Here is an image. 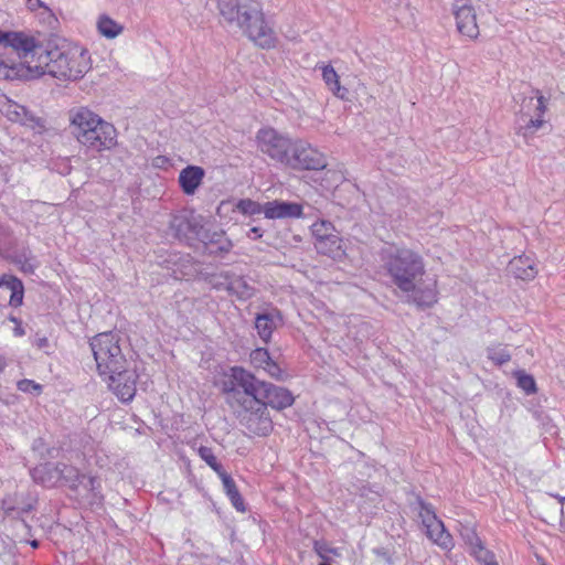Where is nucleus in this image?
Returning a JSON list of instances; mask_svg holds the SVG:
<instances>
[{
  "label": "nucleus",
  "instance_id": "24",
  "mask_svg": "<svg viewBox=\"0 0 565 565\" xmlns=\"http://www.w3.org/2000/svg\"><path fill=\"white\" fill-rule=\"evenodd\" d=\"M341 242V238L333 232L323 233V236L315 239V248L319 254L337 258L343 254Z\"/></svg>",
  "mask_w": 565,
  "mask_h": 565
},
{
  "label": "nucleus",
  "instance_id": "33",
  "mask_svg": "<svg viewBox=\"0 0 565 565\" xmlns=\"http://www.w3.org/2000/svg\"><path fill=\"white\" fill-rule=\"evenodd\" d=\"M198 454H199L200 458L203 461H205V463L217 473L218 477H221L223 473L226 472L224 467L222 466V463L218 462L216 457L214 456L212 448L206 447V446H201L198 449Z\"/></svg>",
  "mask_w": 565,
  "mask_h": 565
},
{
  "label": "nucleus",
  "instance_id": "2",
  "mask_svg": "<svg viewBox=\"0 0 565 565\" xmlns=\"http://www.w3.org/2000/svg\"><path fill=\"white\" fill-rule=\"evenodd\" d=\"M124 338L119 331L96 334L89 341L98 374L107 382L109 390L124 403L136 395L138 374L129 367L122 351Z\"/></svg>",
  "mask_w": 565,
  "mask_h": 565
},
{
  "label": "nucleus",
  "instance_id": "25",
  "mask_svg": "<svg viewBox=\"0 0 565 565\" xmlns=\"http://www.w3.org/2000/svg\"><path fill=\"white\" fill-rule=\"evenodd\" d=\"M460 536L470 547L475 556L479 561H487V558H493V554L487 551L476 530L471 526L462 525L460 530Z\"/></svg>",
  "mask_w": 565,
  "mask_h": 565
},
{
  "label": "nucleus",
  "instance_id": "28",
  "mask_svg": "<svg viewBox=\"0 0 565 565\" xmlns=\"http://www.w3.org/2000/svg\"><path fill=\"white\" fill-rule=\"evenodd\" d=\"M220 478L222 480L224 491H225L226 495L228 497V499L231 500L233 507L238 512H245L246 505H245L244 499L241 495L233 478L227 472L223 473Z\"/></svg>",
  "mask_w": 565,
  "mask_h": 565
},
{
  "label": "nucleus",
  "instance_id": "9",
  "mask_svg": "<svg viewBox=\"0 0 565 565\" xmlns=\"http://www.w3.org/2000/svg\"><path fill=\"white\" fill-rule=\"evenodd\" d=\"M411 505L418 511V518L426 530L427 537L444 551L452 550L454 539L446 530L444 522L437 518L434 507L418 494L414 497V502Z\"/></svg>",
  "mask_w": 565,
  "mask_h": 565
},
{
  "label": "nucleus",
  "instance_id": "5",
  "mask_svg": "<svg viewBox=\"0 0 565 565\" xmlns=\"http://www.w3.org/2000/svg\"><path fill=\"white\" fill-rule=\"evenodd\" d=\"M264 384L265 381L259 380L250 371L235 365L224 372L221 392L230 408L238 407L263 401L262 392Z\"/></svg>",
  "mask_w": 565,
  "mask_h": 565
},
{
  "label": "nucleus",
  "instance_id": "39",
  "mask_svg": "<svg viewBox=\"0 0 565 565\" xmlns=\"http://www.w3.org/2000/svg\"><path fill=\"white\" fill-rule=\"evenodd\" d=\"M313 550L324 561L329 559V554H337L333 547H330L326 542L315 541Z\"/></svg>",
  "mask_w": 565,
  "mask_h": 565
},
{
  "label": "nucleus",
  "instance_id": "52",
  "mask_svg": "<svg viewBox=\"0 0 565 565\" xmlns=\"http://www.w3.org/2000/svg\"><path fill=\"white\" fill-rule=\"evenodd\" d=\"M9 319H10V321L14 322L15 324L21 323V321L18 318L13 317V316H11Z\"/></svg>",
  "mask_w": 565,
  "mask_h": 565
},
{
  "label": "nucleus",
  "instance_id": "46",
  "mask_svg": "<svg viewBox=\"0 0 565 565\" xmlns=\"http://www.w3.org/2000/svg\"><path fill=\"white\" fill-rule=\"evenodd\" d=\"M10 34H11V32H4V31L0 30V45H2L3 49H8Z\"/></svg>",
  "mask_w": 565,
  "mask_h": 565
},
{
  "label": "nucleus",
  "instance_id": "44",
  "mask_svg": "<svg viewBox=\"0 0 565 565\" xmlns=\"http://www.w3.org/2000/svg\"><path fill=\"white\" fill-rule=\"evenodd\" d=\"M221 276H224V273L220 274L218 276H213L211 282L213 284V287L216 289H226V280L224 277Z\"/></svg>",
  "mask_w": 565,
  "mask_h": 565
},
{
  "label": "nucleus",
  "instance_id": "41",
  "mask_svg": "<svg viewBox=\"0 0 565 565\" xmlns=\"http://www.w3.org/2000/svg\"><path fill=\"white\" fill-rule=\"evenodd\" d=\"M334 228L330 222H320L312 225V234L315 239L323 236V233H332Z\"/></svg>",
  "mask_w": 565,
  "mask_h": 565
},
{
  "label": "nucleus",
  "instance_id": "51",
  "mask_svg": "<svg viewBox=\"0 0 565 565\" xmlns=\"http://www.w3.org/2000/svg\"><path fill=\"white\" fill-rule=\"evenodd\" d=\"M484 562H486V565H498V563L494 562L493 558H487V561H484Z\"/></svg>",
  "mask_w": 565,
  "mask_h": 565
},
{
  "label": "nucleus",
  "instance_id": "18",
  "mask_svg": "<svg viewBox=\"0 0 565 565\" xmlns=\"http://www.w3.org/2000/svg\"><path fill=\"white\" fill-rule=\"evenodd\" d=\"M8 47H11L20 57L26 58L30 54L32 57L36 56L39 63V53L45 50L39 45L33 36H30L23 32H11Z\"/></svg>",
  "mask_w": 565,
  "mask_h": 565
},
{
  "label": "nucleus",
  "instance_id": "48",
  "mask_svg": "<svg viewBox=\"0 0 565 565\" xmlns=\"http://www.w3.org/2000/svg\"><path fill=\"white\" fill-rule=\"evenodd\" d=\"M43 6V2L41 0H28V7L31 10H35Z\"/></svg>",
  "mask_w": 565,
  "mask_h": 565
},
{
  "label": "nucleus",
  "instance_id": "22",
  "mask_svg": "<svg viewBox=\"0 0 565 565\" xmlns=\"http://www.w3.org/2000/svg\"><path fill=\"white\" fill-rule=\"evenodd\" d=\"M204 175L205 171L203 168L198 166H188L181 170L179 174L180 188L185 194L192 195L201 185Z\"/></svg>",
  "mask_w": 565,
  "mask_h": 565
},
{
  "label": "nucleus",
  "instance_id": "47",
  "mask_svg": "<svg viewBox=\"0 0 565 565\" xmlns=\"http://www.w3.org/2000/svg\"><path fill=\"white\" fill-rule=\"evenodd\" d=\"M9 181L8 171L0 164V189Z\"/></svg>",
  "mask_w": 565,
  "mask_h": 565
},
{
  "label": "nucleus",
  "instance_id": "30",
  "mask_svg": "<svg viewBox=\"0 0 565 565\" xmlns=\"http://www.w3.org/2000/svg\"><path fill=\"white\" fill-rule=\"evenodd\" d=\"M97 29L107 39H114L124 31V26L107 14L98 18Z\"/></svg>",
  "mask_w": 565,
  "mask_h": 565
},
{
  "label": "nucleus",
  "instance_id": "54",
  "mask_svg": "<svg viewBox=\"0 0 565 565\" xmlns=\"http://www.w3.org/2000/svg\"><path fill=\"white\" fill-rule=\"evenodd\" d=\"M563 500H565V498Z\"/></svg>",
  "mask_w": 565,
  "mask_h": 565
},
{
  "label": "nucleus",
  "instance_id": "1",
  "mask_svg": "<svg viewBox=\"0 0 565 565\" xmlns=\"http://www.w3.org/2000/svg\"><path fill=\"white\" fill-rule=\"evenodd\" d=\"M381 262L391 282L407 295L408 302L422 309L430 308L437 302V281H423L426 269L419 253L393 245L382 249Z\"/></svg>",
  "mask_w": 565,
  "mask_h": 565
},
{
  "label": "nucleus",
  "instance_id": "19",
  "mask_svg": "<svg viewBox=\"0 0 565 565\" xmlns=\"http://www.w3.org/2000/svg\"><path fill=\"white\" fill-rule=\"evenodd\" d=\"M267 218H296L302 215V205L296 202L271 201L264 205Z\"/></svg>",
  "mask_w": 565,
  "mask_h": 565
},
{
  "label": "nucleus",
  "instance_id": "4",
  "mask_svg": "<svg viewBox=\"0 0 565 565\" xmlns=\"http://www.w3.org/2000/svg\"><path fill=\"white\" fill-rule=\"evenodd\" d=\"M217 9L228 26L241 30L257 46L267 50L276 46V34L266 22L258 0H217Z\"/></svg>",
  "mask_w": 565,
  "mask_h": 565
},
{
  "label": "nucleus",
  "instance_id": "23",
  "mask_svg": "<svg viewBox=\"0 0 565 565\" xmlns=\"http://www.w3.org/2000/svg\"><path fill=\"white\" fill-rule=\"evenodd\" d=\"M508 270L518 279L533 280L537 275V269L530 256L521 255L510 260Z\"/></svg>",
  "mask_w": 565,
  "mask_h": 565
},
{
  "label": "nucleus",
  "instance_id": "49",
  "mask_svg": "<svg viewBox=\"0 0 565 565\" xmlns=\"http://www.w3.org/2000/svg\"><path fill=\"white\" fill-rule=\"evenodd\" d=\"M24 329L22 328L21 323L17 324L15 328H14V334L17 337H22L24 335Z\"/></svg>",
  "mask_w": 565,
  "mask_h": 565
},
{
  "label": "nucleus",
  "instance_id": "32",
  "mask_svg": "<svg viewBox=\"0 0 565 565\" xmlns=\"http://www.w3.org/2000/svg\"><path fill=\"white\" fill-rule=\"evenodd\" d=\"M516 379L518 386L524 391L526 395H532L537 392V386L534 377L531 374H527L523 370L515 371L513 373Z\"/></svg>",
  "mask_w": 565,
  "mask_h": 565
},
{
  "label": "nucleus",
  "instance_id": "37",
  "mask_svg": "<svg viewBox=\"0 0 565 565\" xmlns=\"http://www.w3.org/2000/svg\"><path fill=\"white\" fill-rule=\"evenodd\" d=\"M488 358L497 365H503L510 361L511 355L504 349H488Z\"/></svg>",
  "mask_w": 565,
  "mask_h": 565
},
{
  "label": "nucleus",
  "instance_id": "31",
  "mask_svg": "<svg viewBox=\"0 0 565 565\" xmlns=\"http://www.w3.org/2000/svg\"><path fill=\"white\" fill-rule=\"evenodd\" d=\"M12 262L19 266L20 270L24 274H33L34 271V264L32 263V255L30 249L23 248L20 252H15L11 256Z\"/></svg>",
  "mask_w": 565,
  "mask_h": 565
},
{
  "label": "nucleus",
  "instance_id": "42",
  "mask_svg": "<svg viewBox=\"0 0 565 565\" xmlns=\"http://www.w3.org/2000/svg\"><path fill=\"white\" fill-rule=\"evenodd\" d=\"M18 388L21 391V392H25V393H36L39 394L41 392V385L35 383L34 381L32 380H21L18 382Z\"/></svg>",
  "mask_w": 565,
  "mask_h": 565
},
{
  "label": "nucleus",
  "instance_id": "40",
  "mask_svg": "<svg viewBox=\"0 0 565 565\" xmlns=\"http://www.w3.org/2000/svg\"><path fill=\"white\" fill-rule=\"evenodd\" d=\"M12 242V235L8 226L0 223V254L7 250Z\"/></svg>",
  "mask_w": 565,
  "mask_h": 565
},
{
  "label": "nucleus",
  "instance_id": "50",
  "mask_svg": "<svg viewBox=\"0 0 565 565\" xmlns=\"http://www.w3.org/2000/svg\"><path fill=\"white\" fill-rule=\"evenodd\" d=\"M232 248V244L231 243H227L226 245H222L218 247V250L221 253H228L230 249Z\"/></svg>",
  "mask_w": 565,
  "mask_h": 565
},
{
  "label": "nucleus",
  "instance_id": "13",
  "mask_svg": "<svg viewBox=\"0 0 565 565\" xmlns=\"http://www.w3.org/2000/svg\"><path fill=\"white\" fill-rule=\"evenodd\" d=\"M116 128L114 125L99 120L88 131L82 132V145L95 150L110 149L116 145Z\"/></svg>",
  "mask_w": 565,
  "mask_h": 565
},
{
  "label": "nucleus",
  "instance_id": "6",
  "mask_svg": "<svg viewBox=\"0 0 565 565\" xmlns=\"http://www.w3.org/2000/svg\"><path fill=\"white\" fill-rule=\"evenodd\" d=\"M532 96L523 97L514 121L515 134L522 137L526 143L545 124L543 116L547 110V99L541 90L532 88Z\"/></svg>",
  "mask_w": 565,
  "mask_h": 565
},
{
  "label": "nucleus",
  "instance_id": "16",
  "mask_svg": "<svg viewBox=\"0 0 565 565\" xmlns=\"http://www.w3.org/2000/svg\"><path fill=\"white\" fill-rule=\"evenodd\" d=\"M60 484L67 486L75 491L81 484L89 491H95L98 486L96 478L86 477L76 467L60 462Z\"/></svg>",
  "mask_w": 565,
  "mask_h": 565
},
{
  "label": "nucleus",
  "instance_id": "17",
  "mask_svg": "<svg viewBox=\"0 0 565 565\" xmlns=\"http://www.w3.org/2000/svg\"><path fill=\"white\" fill-rule=\"evenodd\" d=\"M281 321L282 317L277 308L270 307L265 309L255 317V329L257 330V334L265 343H268L271 339L273 332Z\"/></svg>",
  "mask_w": 565,
  "mask_h": 565
},
{
  "label": "nucleus",
  "instance_id": "15",
  "mask_svg": "<svg viewBox=\"0 0 565 565\" xmlns=\"http://www.w3.org/2000/svg\"><path fill=\"white\" fill-rule=\"evenodd\" d=\"M262 398L267 408L271 407L277 411L286 409L295 402V397L288 388L266 381L263 387Z\"/></svg>",
  "mask_w": 565,
  "mask_h": 565
},
{
  "label": "nucleus",
  "instance_id": "14",
  "mask_svg": "<svg viewBox=\"0 0 565 565\" xmlns=\"http://www.w3.org/2000/svg\"><path fill=\"white\" fill-rule=\"evenodd\" d=\"M0 113L12 122H18L32 129L43 127V121L40 117L6 96L0 99Z\"/></svg>",
  "mask_w": 565,
  "mask_h": 565
},
{
  "label": "nucleus",
  "instance_id": "43",
  "mask_svg": "<svg viewBox=\"0 0 565 565\" xmlns=\"http://www.w3.org/2000/svg\"><path fill=\"white\" fill-rule=\"evenodd\" d=\"M264 370L274 379L276 380H282V371L279 367L277 363H275L273 360L264 366Z\"/></svg>",
  "mask_w": 565,
  "mask_h": 565
},
{
  "label": "nucleus",
  "instance_id": "38",
  "mask_svg": "<svg viewBox=\"0 0 565 565\" xmlns=\"http://www.w3.org/2000/svg\"><path fill=\"white\" fill-rule=\"evenodd\" d=\"M18 75L17 67L13 63H9L0 58V79H12Z\"/></svg>",
  "mask_w": 565,
  "mask_h": 565
},
{
  "label": "nucleus",
  "instance_id": "3",
  "mask_svg": "<svg viewBox=\"0 0 565 565\" xmlns=\"http://www.w3.org/2000/svg\"><path fill=\"white\" fill-rule=\"evenodd\" d=\"M88 51L66 41L52 44L39 53V63L28 61V75L40 77L49 74L61 81H77L89 70Z\"/></svg>",
  "mask_w": 565,
  "mask_h": 565
},
{
  "label": "nucleus",
  "instance_id": "29",
  "mask_svg": "<svg viewBox=\"0 0 565 565\" xmlns=\"http://www.w3.org/2000/svg\"><path fill=\"white\" fill-rule=\"evenodd\" d=\"M322 70V78L326 83V85L329 87V89L337 96L342 99L345 98V95L348 93V89L344 87H341L339 75L334 71V68L331 65H323L321 67Z\"/></svg>",
  "mask_w": 565,
  "mask_h": 565
},
{
  "label": "nucleus",
  "instance_id": "35",
  "mask_svg": "<svg viewBox=\"0 0 565 565\" xmlns=\"http://www.w3.org/2000/svg\"><path fill=\"white\" fill-rule=\"evenodd\" d=\"M249 359L250 363L257 369H264L271 361L268 350L264 348L253 350Z\"/></svg>",
  "mask_w": 565,
  "mask_h": 565
},
{
  "label": "nucleus",
  "instance_id": "36",
  "mask_svg": "<svg viewBox=\"0 0 565 565\" xmlns=\"http://www.w3.org/2000/svg\"><path fill=\"white\" fill-rule=\"evenodd\" d=\"M1 505H2V509L6 513V515H8V516L21 515L23 513L30 512L32 509V507L30 504L26 507H22V508L15 507L12 503L11 498H4L1 502Z\"/></svg>",
  "mask_w": 565,
  "mask_h": 565
},
{
  "label": "nucleus",
  "instance_id": "12",
  "mask_svg": "<svg viewBox=\"0 0 565 565\" xmlns=\"http://www.w3.org/2000/svg\"><path fill=\"white\" fill-rule=\"evenodd\" d=\"M451 12L456 21L457 31L470 40H477L480 31L477 23L476 9L471 0H454Z\"/></svg>",
  "mask_w": 565,
  "mask_h": 565
},
{
  "label": "nucleus",
  "instance_id": "10",
  "mask_svg": "<svg viewBox=\"0 0 565 565\" xmlns=\"http://www.w3.org/2000/svg\"><path fill=\"white\" fill-rule=\"evenodd\" d=\"M255 140L262 153L284 166L295 143V139L280 134L273 127L260 128L256 132Z\"/></svg>",
  "mask_w": 565,
  "mask_h": 565
},
{
  "label": "nucleus",
  "instance_id": "11",
  "mask_svg": "<svg viewBox=\"0 0 565 565\" xmlns=\"http://www.w3.org/2000/svg\"><path fill=\"white\" fill-rule=\"evenodd\" d=\"M327 164L326 156L302 139H295L292 150L285 163L286 167L297 171L322 170Z\"/></svg>",
  "mask_w": 565,
  "mask_h": 565
},
{
  "label": "nucleus",
  "instance_id": "27",
  "mask_svg": "<svg viewBox=\"0 0 565 565\" xmlns=\"http://www.w3.org/2000/svg\"><path fill=\"white\" fill-rule=\"evenodd\" d=\"M4 286L11 290L10 306L20 307L23 302L24 286L21 279L13 275L4 274L0 278V287Z\"/></svg>",
  "mask_w": 565,
  "mask_h": 565
},
{
  "label": "nucleus",
  "instance_id": "7",
  "mask_svg": "<svg viewBox=\"0 0 565 565\" xmlns=\"http://www.w3.org/2000/svg\"><path fill=\"white\" fill-rule=\"evenodd\" d=\"M239 425L249 437H267L274 429V422L263 401L255 404L231 407Z\"/></svg>",
  "mask_w": 565,
  "mask_h": 565
},
{
  "label": "nucleus",
  "instance_id": "8",
  "mask_svg": "<svg viewBox=\"0 0 565 565\" xmlns=\"http://www.w3.org/2000/svg\"><path fill=\"white\" fill-rule=\"evenodd\" d=\"M202 221L203 217L196 215L194 211L182 210L172 215L170 230L179 241L189 246H193L196 242L207 244L213 239L204 228Z\"/></svg>",
  "mask_w": 565,
  "mask_h": 565
},
{
  "label": "nucleus",
  "instance_id": "26",
  "mask_svg": "<svg viewBox=\"0 0 565 565\" xmlns=\"http://www.w3.org/2000/svg\"><path fill=\"white\" fill-rule=\"evenodd\" d=\"M226 280V290L231 295L237 296L239 299L246 300L253 297L254 288L242 276H235L228 271L223 276Z\"/></svg>",
  "mask_w": 565,
  "mask_h": 565
},
{
  "label": "nucleus",
  "instance_id": "20",
  "mask_svg": "<svg viewBox=\"0 0 565 565\" xmlns=\"http://www.w3.org/2000/svg\"><path fill=\"white\" fill-rule=\"evenodd\" d=\"M102 118L87 108H79L71 115L72 134L82 143V132L88 131L94 125H98Z\"/></svg>",
  "mask_w": 565,
  "mask_h": 565
},
{
  "label": "nucleus",
  "instance_id": "34",
  "mask_svg": "<svg viewBox=\"0 0 565 565\" xmlns=\"http://www.w3.org/2000/svg\"><path fill=\"white\" fill-rule=\"evenodd\" d=\"M236 209L245 215L264 213V206L250 199H242L236 203Z\"/></svg>",
  "mask_w": 565,
  "mask_h": 565
},
{
  "label": "nucleus",
  "instance_id": "53",
  "mask_svg": "<svg viewBox=\"0 0 565 565\" xmlns=\"http://www.w3.org/2000/svg\"><path fill=\"white\" fill-rule=\"evenodd\" d=\"M31 545H32V547H38L39 546V542L34 540V541L31 542Z\"/></svg>",
  "mask_w": 565,
  "mask_h": 565
},
{
  "label": "nucleus",
  "instance_id": "45",
  "mask_svg": "<svg viewBox=\"0 0 565 565\" xmlns=\"http://www.w3.org/2000/svg\"><path fill=\"white\" fill-rule=\"evenodd\" d=\"M263 234H264V230L262 227H258V226H255V227H252L248 232H247V237L253 239V241H256V239H259L263 237Z\"/></svg>",
  "mask_w": 565,
  "mask_h": 565
},
{
  "label": "nucleus",
  "instance_id": "21",
  "mask_svg": "<svg viewBox=\"0 0 565 565\" xmlns=\"http://www.w3.org/2000/svg\"><path fill=\"white\" fill-rule=\"evenodd\" d=\"M31 477L35 483L45 488H54L60 486V462H45L34 467Z\"/></svg>",
  "mask_w": 565,
  "mask_h": 565
}]
</instances>
